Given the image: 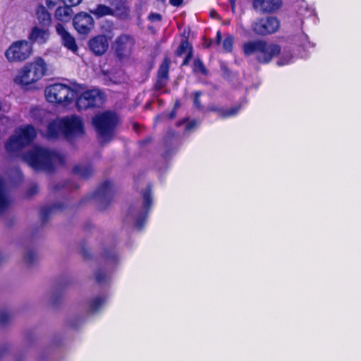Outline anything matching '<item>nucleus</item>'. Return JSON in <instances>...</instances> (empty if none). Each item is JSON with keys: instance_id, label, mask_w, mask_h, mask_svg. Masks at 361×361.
Returning a JSON list of instances; mask_svg holds the SVG:
<instances>
[{"instance_id": "f257e3e1", "label": "nucleus", "mask_w": 361, "mask_h": 361, "mask_svg": "<svg viewBox=\"0 0 361 361\" xmlns=\"http://www.w3.org/2000/svg\"><path fill=\"white\" fill-rule=\"evenodd\" d=\"M37 132L31 124L25 125L18 128L15 134L11 135L5 143V149L12 157H21L33 169L53 173L57 165H64L63 155L41 147H36L32 150L21 154L22 149L30 145Z\"/></svg>"}, {"instance_id": "f03ea898", "label": "nucleus", "mask_w": 361, "mask_h": 361, "mask_svg": "<svg viewBox=\"0 0 361 361\" xmlns=\"http://www.w3.org/2000/svg\"><path fill=\"white\" fill-rule=\"evenodd\" d=\"M118 122L116 113L111 111L97 114L92 119V124L96 132L106 141L112 139Z\"/></svg>"}, {"instance_id": "7ed1b4c3", "label": "nucleus", "mask_w": 361, "mask_h": 361, "mask_svg": "<svg viewBox=\"0 0 361 361\" xmlns=\"http://www.w3.org/2000/svg\"><path fill=\"white\" fill-rule=\"evenodd\" d=\"M47 100L50 103L70 105L77 96V90L68 85L54 83L47 86L44 90Z\"/></svg>"}, {"instance_id": "20e7f679", "label": "nucleus", "mask_w": 361, "mask_h": 361, "mask_svg": "<svg viewBox=\"0 0 361 361\" xmlns=\"http://www.w3.org/2000/svg\"><path fill=\"white\" fill-rule=\"evenodd\" d=\"M46 71L47 64L42 58L39 57L33 62L26 64L16 80L21 86L27 87L40 80Z\"/></svg>"}, {"instance_id": "39448f33", "label": "nucleus", "mask_w": 361, "mask_h": 361, "mask_svg": "<svg viewBox=\"0 0 361 361\" xmlns=\"http://www.w3.org/2000/svg\"><path fill=\"white\" fill-rule=\"evenodd\" d=\"M114 196L113 183L111 180H106L97 186L92 193L82 197L79 202V205H82L90 200H95L98 204L99 210L103 211L110 205Z\"/></svg>"}, {"instance_id": "423d86ee", "label": "nucleus", "mask_w": 361, "mask_h": 361, "mask_svg": "<svg viewBox=\"0 0 361 361\" xmlns=\"http://www.w3.org/2000/svg\"><path fill=\"white\" fill-rule=\"evenodd\" d=\"M75 106L78 111L100 108L104 103V94L99 89L87 90L76 96Z\"/></svg>"}, {"instance_id": "0eeeda50", "label": "nucleus", "mask_w": 361, "mask_h": 361, "mask_svg": "<svg viewBox=\"0 0 361 361\" xmlns=\"http://www.w3.org/2000/svg\"><path fill=\"white\" fill-rule=\"evenodd\" d=\"M62 134L67 140L85 135V130L82 119L75 114L61 118Z\"/></svg>"}, {"instance_id": "6e6552de", "label": "nucleus", "mask_w": 361, "mask_h": 361, "mask_svg": "<svg viewBox=\"0 0 361 361\" xmlns=\"http://www.w3.org/2000/svg\"><path fill=\"white\" fill-rule=\"evenodd\" d=\"M32 51V45L27 40L14 42L5 52V56L10 62L25 61Z\"/></svg>"}, {"instance_id": "1a4fd4ad", "label": "nucleus", "mask_w": 361, "mask_h": 361, "mask_svg": "<svg viewBox=\"0 0 361 361\" xmlns=\"http://www.w3.org/2000/svg\"><path fill=\"white\" fill-rule=\"evenodd\" d=\"M280 25V20L275 16L262 17L252 23L251 29L257 35L266 36L276 32Z\"/></svg>"}, {"instance_id": "9d476101", "label": "nucleus", "mask_w": 361, "mask_h": 361, "mask_svg": "<svg viewBox=\"0 0 361 361\" xmlns=\"http://www.w3.org/2000/svg\"><path fill=\"white\" fill-rule=\"evenodd\" d=\"M73 26L78 34L87 35L94 27V20L92 13L80 11L74 15L73 18Z\"/></svg>"}, {"instance_id": "9b49d317", "label": "nucleus", "mask_w": 361, "mask_h": 361, "mask_svg": "<svg viewBox=\"0 0 361 361\" xmlns=\"http://www.w3.org/2000/svg\"><path fill=\"white\" fill-rule=\"evenodd\" d=\"M152 185L151 183H149L145 188V190H143L142 193L143 202L142 206L144 211L140 212L138 214V216L137 217L136 221H135V226L138 230H141L143 228L147 216L149 212V210L151 209V207L152 205Z\"/></svg>"}, {"instance_id": "f8f14e48", "label": "nucleus", "mask_w": 361, "mask_h": 361, "mask_svg": "<svg viewBox=\"0 0 361 361\" xmlns=\"http://www.w3.org/2000/svg\"><path fill=\"white\" fill-rule=\"evenodd\" d=\"M281 51V47L278 44L264 40L256 61L260 64H268L280 54Z\"/></svg>"}, {"instance_id": "ddd939ff", "label": "nucleus", "mask_w": 361, "mask_h": 361, "mask_svg": "<svg viewBox=\"0 0 361 361\" xmlns=\"http://www.w3.org/2000/svg\"><path fill=\"white\" fill-rule=\"evenodd\" d=\"M135 45L133 37L128 35L118 36L115 41V53L119 59L131 54Z\"/></svg>"}, {"instance_id": "4468645a", "label": "nucleus", "mask_w": 361, "mask_h": 361, "mask_svg": "<svg viewBox=\"0 0 361 361\" xmlns=\"http://www.w3.org/2000/svg\"><path fill=\"white\" fill-rule=\"evenodd\" d=\"M88 47L95 56H102L109 48V39L105 35H98L89 40Z\"/></svg>"}, {"instance_id": "2eb2a0df", "label": "nucleus", "mask_w": 361, "mask_h": 361, "mask_svg": "<svg viewBox=\"0 0 361 361\" xmlns=\"http://www.w3.org/2000/svg\"><path fill=\"white\" fill-rule=\"evenodd\" d=\"M50 37L49 27H39L37 25L33 27L28 35L30 44H44L48 42Z\"/></svg>"}, {"instance_id": "dca6fc26", "label": "nucleus", "mask_w": 361, "mask_h": 361, "mask_svg": "<svg viewBox=\"0 0 361 361\" xmlns=\"http://www.w3.org/2000/svg\"><path fill=\"white\" fill-rule=\"evenodd\" d=\"M56 30L61 38L62 44L68 50H71L73 52H76L78 49V47L77 45L75 39L65 28L64 25L61 23H58L56 25Z\"/></svg>"}, {"instance_id": "f3484780", "label": "nucleus", "mask_w": 361, "mask_h": 361, "mask_svg": "<svg viewBox=\"0 0 361 361\" xmlns=\"http://www.w3.org/2000/svg\"><path fill=\"white\" fill-rule=\"evenodd\" d=\"M282 4L281 0H252L254 10L263 13H273Z\"/></svg>"}, {"instance_id": "a211bd4d", "label": "nucleus", "mask_w": 361, "mask_h": 361, "mask_svg": "<svg viewBox=\"0 0 361 361\" xmlns=\"http://www.w3.org/2000/svg\"><path fill=\"white\" fill-rule=\"evenodd\" d=\"M264 39H252L245 42L242 45V51L245 57L254 56L257 60Z\"/></svg>"}, {"instance_id": "6ab92c4d", "label": "nucleus", "mask_w": 361, "mask_h": 361, "mask_svg": "<svg viewBox=\"0 0 361 361\" xmlns=\"http://www.w3.org/2000/svg\"><path fill=\"white\" fill-rule=\"evenodd\" d=\"M240 108V104L233 106L228 109H224L217 105H211L207 107V111L216 113L218 114L219 118L226 119L229 117H233L238 115Z\"/></svg>"}, {"instance_id": "aec40b11", "label": "nucleus", "mask_w": 361, "mask_h": 361, "mask_svg": "<svg viewBox=\"0 0 361 361\" xmlns=\"http://www.w3.org/2000/svg\"><path fill=\"white\" fill-rule=\"evenodd\" d=\"M107 1L115 11V16L118 17L129 16L130 9L127 0H107Z\"/></svg>"}, {"instance_id": "412c9836", "label": "nucleus", "mask_w": 361, "mask_h": 361, "mask_svg": "<svg viewBox=\"0 0 361 361\" xmlns=\"http://www.w3.org/2000/svg\"><path fill=\"white\" fill-rule=\"evenodd\" d=\"M71 4H62L55 11V18L61 22L68 23L73 18V7Z\"/></svg>"}, {"instance_id": "4be33fe9", "label": "nucleus", "mask_w": 361, "mask_h": 361, "mask_svg": "<svg viewBox=\"0 0 361 361\" xmlns=\"http://www.w3.org/2000/svg\"><path fill=\"white\" fill-rule=\"evenodd\" d=\"M35 13L38 23L41 27H49L51 25V14L45 6L39 4L36 8Z\"/></svg>"}, {"instance_id": "5701e85b", "label": "nucleus", "mask_w": 361, "mask_h": 361, "mask_svg": "<svg viewBox=\"0 0 361 361\" xmlns=\"http://www.w3.org/2000/svg\"><path fill=\"white\" fill-rule=\"evenodd\" d=\"M66 206L63 203L57 202L50 206L42 207L41 208V224L42 225L45 224L49 216L53 214L55 211H62L65 209Z\"/></svg>"}, {"instance_id": "b1692460", "label": "nucleus", "mask_w": 361, "mask_h": 361, "mask_svg": "<svg viewBox=\"0 0 361 361\" xmlns=\"http://www.w3.org/2000/svg\"><path fill=\"white\" fill-rule=\"evenodd\" d=\"M90 12L97 18L106 16H115V11L110 6L105 4H98L94 9H90Z\"/></svg>"}, {"instance_id": "393cba45", "label": "nucleus", "mask_w": 361, "mask_h": 361, "mask_svg": "<svg viewBox=\"0 0 361 361\" xmlns=\"http://www.w3.org/2000/svg\"><path fill=\"white\" fill-rule=\"evenodd\" d=\"M10 204L9 199L6 192V182L0 177V214L4 212Z\"/></svg>"}, {"instance_id": "a878e982", "label": "nucleus", "mask_w": 361, "mask_h": 361, "mask_svg": "<svg viewBox=\"0 0 361 361\" xmlns=\"http://www.w3.org/2000/svg\"><path fill=\"white\" fill-rule=\"evenodd\" d=\"M93 168L91 165H75L73 168V173L79 175L84 179H88L93 173Z\"/></svg>"}, {"instance_id": "bb28decb", "label": "nucleus", "mask_w": 361, "mask_h": 361, "mask_svg": "<svg viewBox=\"0 0 361 361\" xmlns=\"http://www.w3.org/2000/svg\"><path fill=\"white\" fill-rule=\"evenodd\" d=\"M192 70L194 74H201L204 76L209 75V70L205 66L203 61L199 57H196L192 65Z\"/></svg>"}, {"instance_id": "cd10ccee", "label": "nucleus", "mask_w": 361, "mask_h": 361, "mask_svg": "<svg viewBox=\"0 0 361 361\" xmlns=\"http://www.w3.org/2000/svg\"><path fill=\"white\" fill-rule=\"evenodd\" d=\"M47 131L49 137L54 139L58 138L60 133H62L61 119L59 123L55 121L50 122L47 126Z\"/></svg>"}, {"instance_id": "c85d7f7f", "label": "nucleus", "mask_w": 361, "mask_h": 361, "mask_svg": "<svg viewBox=\"0 0 361 361\" xmlns=\"http://www.w3.org/2000/svg\"><path fill=\"white\" fill-rule=\"evenodd\" d=\"M170 65V59L168 56H165L163 61L161 62L159 67L157 73V77L164 78L169 80Z\"/></svg>"}, {"instance_id": "c756f323", "label": "nucleus", "mask_w": 361, "mask_h": 361, "mask_svg": "<svg viewBox=\"0 0 361 361\" xmlns=\"http://www.w3.org/2000/svg\"><path fill=\"white\" fill-rule=\"evenodd\" d=\"M102 256L106 262L111 264H116L118 259L114 247L105 248Z\"/></svg>"}, {"instance_id": "7c9ffc66", "label": "nucleus", "mask_w": 361, "mask_h": 361, "mask_svg": "<svg viewBox=\"0 0 361 361\" xmlns=\"http://www.w3.org/2000/svg\"><path fill=\"white\" fill-rule=\"evenodd\" d=\"M192 47V44L189 42V41L186 39L182 40L178 47L175 51V54L177 56H181L183 55L187 51H188Z\"/></svg>"}, {"instance_id": "2f4dec72", "label": "nucleus", "mask_w": 361, "mask_h": 361, "mask_svg": "<svg viewBox=\"0 0 361 361\" xmlns=\"http://www.w3.org/2000/svg\"><path fill=\"white\" fill-rule=\"evenodd\" d=\"M234 37L232 35H227L222 42L223 49L225 52L231 53L233 51Z\"/></svg>"}, {"instance_id": "473e14b6", "label": "nucleus", "mask_w": 361, "mask_h": 361, "mask_svg": "<svg viewBox=\"0 0 361 361\" xmlns=\"http://www.w3.org/2000/svg\"><path fill=\"white\" fill-rule=\"evenodd\" d=\"M104 298L100 296L94 298L90 302V307L92 312H97L104 303Z\"/></svg>"}, {"instance_id": "72a5a7b5", "label": "nucleus", "mask_w": 361, "mask_h": 361, "mask_svg": "<svg viewBox=\"0 0 361 361\" xmlns=\"http://www.w3.org/2000/svg\"><path fill=\"white\" fill-rule=\"evenodd\" d=\"M36 260L37 255L36 252L32 250H28L23 257V261L27 266L32 265Z\"/></svg>"}, {"instance_id": "f704fd0d", "label": "nucleus", "mask_w": 361, "mask_h": 361, "mask_svg": "<svg viewBox=\"0 0 361 361\" xmlns=\"http://www.w3.org/2000/svg\"><path fill=\"white\" fill-rule=\"evenodd\" d=\"M107 275L103 270L99 269L95 273V281L98 284H102L106 282Z\"/></svg>"}, {"instance_id": "c9c22d12", "label": "nucleus", "mask_w": 361, "mask_h": 361, "mask_svg": "<svg viewBox=\"0 0 361 361\" xmlns=\"http://www.w3.org/2000/svg\"><path fill=\"white\" fill-rule=\"evenodd\" d=\"M65 4V0H46L47 6L50 10L56 9L57 7Z\"/></svg>"}, {"instance_id": "e433bc0d", "label": "nucleus", "mask_w": 361, "mask_h": 361, "mask_svg": "<svg viewBox=\"0 0 361 361\" xmlns=\"http://www.w3.org/2000/svg\"><path fill=\"white\" fill-rule=\"evenodd\" d=\"M202 94V92L201 91H196L194 92L193 104H194V106L198 110H202L203 108V106L202 105L201 102H200V97Z\"/></svg>"}, {"instance_id": "4c0bfd02", "label": "nucleus", "mask_w": 361, "mask_h": 361, "mask_svg": "<svg viewBox=\"0 0 361 361\" xmlns=\"http://www.w3.org/2000/svg\"><path fill=\"white\" fill-rule=\"evenodd\" d=\"M168 80L157 77L156 82L154 85V90L159 91L162 90L167 84Z\"/></svg>"}, {"instance_id": "58836bf2", "label": "nucleus", "mask_w": 361, "mask_h": 361, "mask_svg": "<svg viewBox=\"0 0 361 361\" xmlns=\"http://www.w3.org/2000/svg\"><path fill=\"white\" fill-rule=\"evenodd\" d=\"M81 255L85 260H87L91 258V254L87 247L85 242H82L81 245Z\"/></svg>"}, {"instance_id": "ea45409f", "label": "nucleus", "mask_w": 361, "mask_h": 361, "mask_svg": "<svg viewBox=\"0 0 361 361\" xmlns=\"http://www.w3.org/2000/svg\"><path fill=\"white\" fill-rule=\"evenodd\" d=\"M192 56L193 47H190V50L188 51L187 55L185 56L181 63V66H187L189 64L190 61L192 59Z\"/></svg>"}, {"instance_id": "a19ab883", "label": "nucleus", "mask_w": 361, "mask_h": 361, "mask_svg": "<svg viewBox=\"0 0 361 361\" xmlns=\"http://www.w3.org/2000/svg\"><path fill=\"white\" fill-rule=\"evenodd\" d=\"M39 188L37 184H32L31 185L29 188L27 189L26 192V195L27 197H32L34 195L37 194L38 192Z\"/></svg>"}, {"instance_id": "79ce46f5", "label": "nucleus", "mask_w": 361, "mask_h": 361, "mask_svg": "<svg viewBox=\"0 0 361 361\" xmlns=\"http://www.w3.org/2000/svg\"><path fill=\"white\" fill-rule=\"evenodd\" d=\"M10 320V316L6 311L0 312V324L1 325H6Z\"/></svg>"}, {"instance_id": "37998d69", "label": "nucleus", "mask_w": 361, "mask_h": 361, "mask_svg": "<svg viewBox=\"0 0 361 361\" xmlns=\"http://www.w3.org/2000/svg\"><path fill=\"white\" fill-rule=\"evenodd\" d=\"M148 20L151 22L161 21L162 20V16L159 13H151L148 16Z\"/></svg>"}, {"instance_id": "c03bdc74", "label": "nucleus", "mask_w": 361, "mask_h": 361, "mask_svg": "<svg viewBox=\"0 0 361 361\" xmlns=\"http://www.w3.org/2000/svg\"><path fill=\"white\" fill-rule=\"evenodd\" d=\"M196 126H197L196 120H192L186 124V126L185 127V131H190L191 130L195 128L196 127Z\"/></svg>"}, {"instance_id": "a18cd8bd", "label": "nucleus", "mask_w": 361, "mask_h": 361, "mask_svg": "<svg viewBox=\"0 0 361 361\" xmlns=\"http://www.w3.org/2000/svg\"><path fill=\"white\" fill-rule=\"evenodd\" d=\"M68 184H69V181H68V180L66 181L65 183H63V184L57 183V184H56L54 185V191H58V190H60L62 188H67L68 186Z\"/></svg>"}, {"instance_id": "49530a36", "label": "nucleus", "mask_w": 361, "mask_h": 361, "mask_svg": "<svg viewBox=\"0 0 361 361\" xmlns=\"http://www.w3.org/2000/svg\"><path fill=\"white\" fill-rule=\"evenodd\" d=\"M183 0H169V3L171 6L178 7L182 5Z\"/></svg>"}, {"instance_id": "de8ad7c7", "label": "nucleus", "mask_w": 361, "mask_h": 361, "mask_svg": "<svg viewBox=\"0 0 361 361\" xmlns=\"http://www.w3.org/2000/svg\"><path fill=\"white\" fill-rule=\"evenodd\" d=\"M221 40H222L221 32V30H219L216 32V45H220V44L221 42Z\"/></svg>"}, {"instance_id": "09e8293b", "label": "nucleus", "mask_w": 361, "mask_h": 361, "mask_svg": "<svg viewBox=\"0 0 361 361\" xmlns=\"http://www.w3.org/2000/svg\"><path fill=\"white\" fill-rule=\"evenodd\" d=\"M204 42L203 43V47L205 49H208L212 46L213 40L212 39H207L206 37H204Z\"/></svg>"}, {"instance_id": "8fccbe9b", "label": "nucleus", "mask_w": 361, "mask_h": 361, "mask_svg": "<svg viewBox=\"0 0 361 361\" xmlns=\"http://www.w3.org/2000/svg\"><path fill=\"white\" fill-rule=\"evenodd\" d=\"M82 0H65L66 4H69L71 6H78L79 5Z\"/></svg>"}, {"instance_id": "3c124183", "label": "nucleus", "mask_w": 361, "mask_h": 361, "mask_svg": "<svg viewBox=\"0 0 361 361\" xmlns=\"http://www.w3.org/2000/svg\"><path fill=\"white\" fill-rule=\"evenodd\" d=\"M152 141V137L151 136L146 137L145 139L140 140L139 142L141 146L146 145L148 143H150Z\"/></svg>"}, {"instance_id": "603ef678", "label": "nucleus", "mask_w": 361, "mask_h": 361, "mask_svg": "<svg viewBox=\"0 0 361 361\" xmlns=\"http://www.w3.org/2000/svg\"><path fill=\"white\" fill-rule=\"evenodd\" d=\"M8 350V346L7 344L3 345L1 347H0V359L6 353V352Z\"/></svg>"}, {"instance_id": "864d4df0", "label": "nucleus", "mask_w": 361, "mask_h": 361, "mask_svg": "<svg viewBox=\"0 0 361 361\" xmlns=\"http://www.w3.org/2000/svg\"><path fill=\"white\" fill-rule=\"evenodd\" d=\"M176 116V109H173L169 114H168V119L169 120H173L175 118Z\"/></svg>"}, {"instance_id": "5fc2aeb1", "label": "nucleus", "mask_w": 361, "mask_h": 361, "mask_svg": "<svg viewBox=\"0 0 361 361\" xmlns=\"http://www.w3.org/2000/svg\"><path fill=\"white\" fill-rule=\"evenodd\" d=\"M228 1L230 3L232 12L235 13V1H236V0H228Z\"/></svg>"}, {"instance_id": "6e6d98bb", "label": "nucleus", "mask_w": 361, "mask_h": 361, "mask_svg": "<svg viewBox=\"0 0 361 361\" xmlns=\"http://www.w3.org/2000/svg\"><path fill=\"white\" fill-rule=\"evenodd\" d=\"M92 227H93L92 224L90 222L87 221V222L85 224V226H84V230H85V231H90V229H91Z\"/></svg>"}, {"instance_id": "4d7b16f0", "label": "nucleus", "mask_w": 361, "mask_h": 361, "mask_svg": "<svg viewBox=\"0 0 361 361\" xmlns=\"http://www.w3.org/2000/svg\"><path fill=\"white\" fill-rule=\"evenodd\" d=\"M60 297H61V296H60V295H55V296L54 297V298H53V301H52V302H53V304H54V305H56V304H58V303L59 302Z\"/></svg>"}, {"instance_id": "13d9d810", "label": "nucleus", "mask_w": 361, "mask_h": 361, "mask_svg": "<svg viewBox=\"0 0 361 361\" xmlns=\"http://www.w3.org/2000/svg\"><path fill=\"white\" fill-rule=\"evenodd\" d=\"M68 284V282L67 281H65V282H59L58 283V286L60 288H63L66 285Z\"/></svg>"}, {"instance_id": "bf43d9fd", "label": "nucleus", "mask_w": 361, "mask_h": 361, "mask_svg": "<svg viewBox=\"0 0 361 361\" xmlns=\"http://www.w3.org/2000/svg\"><path fill=\"white\" fill-rule=\"evenodd\" d=\"M140 126L137 123H134L133 124V129L135 131V132H137L138 131V128H139Z\"/></svg>"}, {"instance_id": "052dcab7", "label": "nucleus", "mask_w": 361, "mask_h": 361, "mask_svg": "<svg viewBox=\"0 0 361 361\" xmlns=\"http://www.w3.org/2000/svg\"><path fill=\"white\" fill-rule=\"evenodd\" d=\"M188 120V118H183L182 121H178L177 123H176V126H180L183 123H185L186 121Z\"/></svg>"}, {"instance_id": "680f3d73", "label": "nucleus", "mask_w": 361, "mask_h": 361, "mask_svg": "<svg viewBox=\"0 0 361 361\" xmlns=\"http://www.w3.org/2000/svg\"><path fill=\"white\" fill-rule=\"evenodd\" d=\"M278 64H279V66H281V65H283L284 63H283L282 62H281V61H278Z\"/></svg>"}, {"instance_id": "e2e57ef3", "label": "nucleus", "mask_w": 361, "mask_h": 361, "mask_svg": "<svg viewBox=\"0 0 361 361\" xmlns=\"http://www.w3.org/2000/svg\"><path fill=\"white\" fill-rule=\"evenodd\" d=\"M3 260V257L0 255V263L2 262Z\"/></svg>"}, {"instance_id": "0e129e2a", "label": "nucleus", "mask_w": 361, "mask_h": 361, "mask_svg": "<svg viewBox=\"0 0 361 361\" xmlns=\"http://www.w3.org/2000/svg\"><path fill=\"white\" fill-rule=\"evenodd\" d=\"M178 105H179V102H177L176 103L175 106H178Z\"/></svg>"}, {"instance_id": "69168bd1", "label": "nucleus", "mask_w": 361, "mask_h": 361, "mask_svg": "<svg viewBox=\"0 0 361 361\" xmlns=\"http://www.w3.org/2000/svg\"><path fill=\"white\" fill-rule=\"evenodd\" d=\"M71 326H72L73 327H74V328H75V327H76V326H75V324H71Z\"/></svg>"}, {"instance_id": "338daca9", "label": "nucleus", "mask_w": 361, "mask_h": 361, "mask_svg": "<svg viewBox=\"0 0 361 361\" xmlns=\"http://www.w3.org/2000/svg\"><path fill=\"white\" fill-rule=\"evenodd\" d=\"M18 361H20V360H18Z\"/></svg>"}]
</instances>
